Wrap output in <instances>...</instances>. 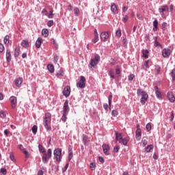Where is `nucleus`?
<instances>
[{
  "instance_id": "603ef678",
  "label": "nucleus",
  "mask_w": 175,
  "mask_h": 175,
  "mask_svg": "<svg viewBox=\"0 0 175 175\" xmlns=\"http://www.w3.org/2000/svg\"><path fill=\"white\" fill-rule=\"evenodd\" d=\"M122 143L123 146H126V144H128V140L126 138L122 139Z\"/></svg>"
},
{
  "instance_id": "864d4df0",
  "label": "nucleus",
  "mask_w": 175,
  "mask_h": 175,
  "mask_svg": "<svg viewBox=\"0 0 175 175\" xmlns=\"http://www.w3.org/2000/svg\"><path fill=\"white\" fill-rule=\"evenodd\" d=\"M98 38V36H94V38L92 40L93 43H96V42H98V40H99V39Z\"/></svg>"
},
{
  "instance_id": "79ce46f5",
  "label": "nucleus",
  "mask_w": 175,
  "mask_h": 175,
  "mask_svg": "<svg viewBox=\"0 0 175 175\" xmlns=\"http://www.w3.org/2000/svg\"><path fill=\"white\" fill-rule=\"evenodd\" d=\"M111 116H113V117H117L118 116V111L113 110L111 112Z\"/></svg>"
},
{
  "instance_id": "bb28decb",
  "label": "nucleus",
  "mask_w": 175,
  "mask_h": 175,
  "mask_svg": "<svg viewBox=\"0 0 175 175\" xmlns=\"http://www.w3.org/2000/svg\"><path fill=\"white\" fill-rule=\"evenodd\" d=\"M153 31L155 32V31H157V29H158V20L155 19L153 21Z\"/></svg>"
},
{
  "instance_id": "c85d7f7f",
  "label": "nucleus",
  "mask_w": 175,
  "mask_h": 175,
  "mask_svg": "<svg viewBox=\"0 0 175 175\" xmlns=\"http://www.w3.org/2000/svg\"><path fill=\"white\" fill-rule=\"evenodd\" d=\"M20 55V46H16L15 48L14 57H17Z\"/></svg>"
},
{
  "instance_id": "6e6552de",
  "label": "nucleus",
  "mask_w": 175,
  "mask_h": 175,
  "mask_svg": "<svg viewBox=\"0 0 175 175\" xmlns=\"http://www.w3.org/2000/svg\"><path fill=\"white\" fill-rule=\"evenodd\" d=\"M10 102L11 103L12 109H14L17 105V98H16V96H12L10 98Z\"/></svg>"
},
{
  "instance_id": "72a5a7b5",
  "label": "nucleus",
  "mask_w": 175,
  "mask_h": 175,
  "mask_svg": "<svg viewBox=\"0 0 175 175\" xmlns=\"http://www.w3.org/2000/svg\"><path fill=\"white\" fill-rule=\"evenodd\" d=\"M10 159L11 161H12V162H16V159L14 158V154L13 152L10 153Z\"/></svg>"
},
{
  "instance_id": "3c124183",
  "label": "nucleus",
  "mask_w": 175,
  "mask_h": 175,
  "mask_svg": "<svg viewBox=\"0 0 175 175\" xmlns=\"http://www.w3.org/2000/svg\"><path fill=\"white\" fill-rule=\"evenodd\" d=\"M171 76L172 77V80H175V69L172 70L171 72Z\"/></svg>"
},
{
  "instance_id": "412c9836",
  "label": "nucleus",
  "mask_w": 175,
  "mask_h": 175,
  "mask_svg": "<svg viewBox=\"0 0 175 175\" xmlns=\"http://www.w3.org/2000/svg\"><path fill=\"white\" fill-rule=\"evenodd\" d=\"M6 60L8 62H10V61H12V55L10 54V50H7Z\"/></svg>"
},
{
  "instance_id": "1a4fd4ad",
  "label": "nucleus",
  "mask_w": 175,
  "mask_h": 175,
  "mask_svg": "<svg viewBox=\"0 0 175 175\" xmlns=\"http://www.w3.org/2000/svg\"><path fill=\"white\" fill-rule=\"evenodd\" d=\"M100 40L102 42H106L109 39V32L104 31L100 33Z\"/></svg>"
},
{
  "instance_id": "5701e85b",
  "label": "nucleus",
  "mask_w": 175,
  "mask_h": 175,
  "mask_svg": "<svg viewBox=\"0 0 175 175\" xmlns=\"http://www.w3.org/2000/svg\"><path fill=\"white\" fill-rule=\"evenodd\" d=\"M154 91L157 97L159 98V99H161V98H162V94H161L160 92L158 91V86L154 87Z\"/></svg>"
},
{
  "instance_id": "f3484780",
  "label": "nucleus",
  "mask_w": 175,
  "mask_h": 175,
  "mask_svg": "<svg viewBox=\"0 0 175 175\" xmlns=\"http://www.w3.org/2000/svg\"><path fill=\"white\" fill-rule=\"evenodd\" d=\"M111 10L115 14H118V8H117V5H116V3H111Z\"/></svg>"
},
{
  "instance_id": "7ed1b4c3",
  "label": "nucleus",
  "mask_w": 175,
  "mask_h": 175,
  "mask_svg": "<svg viewBox=\"0 0 175 175\" xmlns=\"http://www.w3.org/2000/svg\"><path fill=\"white\" fill-rule=\"evenodd\" d=\"M53 154L56 158L57 162H61V159L62 158V150L60 148H57L54 150Z\"/></svg>"
},
{
  "instance_id": "c03bdc74",
  "label": "nucleus",
  "mask_w": 175,
  "mask_h": 175,
  "mask_svg": "<svg viewBox=\"0 0 175 175\" xmlns=\"http://www.w3.org/2000/svg\"><path fill=\"white\" fill-rule=\"evenodd\" d=\"M23 152L25 155L26 158H29L31 154L28 151H27V150H24Z\"/></svg>"
},
{
  "instance_id": "aec40b11",
  "label": "nucleus",
  "mask_w": 175,
  "mask_h": 175,
  "mask_svg": "<svg viewBox=\"0 0 175 175\" xmlns=\"http://www.w3.org/2000/svg\"><path fill=\"white\" fill-rule=\"evenodd\" d=\"M43 42V39L42 38H38V40L36 42V47L37 49H40V46H42V43Z\"/></svg>"
},
{
  "instance_id": "4d7b16f0",
  "label": "nucleus",
  "mask_w": 175,
  "mask_h": 175,
  "mask_svg": "<svg viewBox=\"0 0 175 175\" xmlns=\"http://www.w3.org/2000/svg\"><path fill=\"white\" fill-rule=\"evenodd\" d=\"M3 50H5V46H3V44H0V53H3Z\"/></svg>"
},
{
  "instance_id": "a211bd4d",
  "label": "nucleus",
  "mask_w": 175,
  "mask_h": 175,
  "mask_svg": "<svg viewBox=\"0 0 175 175\" xmlns=\"http://www.w3.org/2000/svg\"><path fill=\"white\" fill-rule=\"evenodd\" d=\"M116 135V140L119 143H122V135L117 131L115 133Z\"/></svg>"
},
{
  "instance_id": "2f4dec72",
  "label": "nucleus",
  "mask_w": 175,
  "mask_h": 175,
  "mask_svg": "<svg viewBox=\"0 0 175 175\" xmlns=\"http://www.w3.org/2000/svg\"><path fill=\"white\" fill-rule=\"evenodd\" d=\"M149 64V61L148 60H146L144 65H142V69H147L149 68L148 66Z\"/></svg>"
},
{
  "instance_id": "8fccbe9b",
  "label": "nucleus",
  "mask_w": 175,
  "mask_h": 175,
  "mask_svg": "<svg viewBox=\"0 0 175 175\" xmlns=\"http://www.w3.org/2000/svg\"><path fill=\"white\" fill-rule=\"evenodd\" d=\"M142 144H143V147H146L147 146V139H143Z\"/></svg>"
},
{
  "instance_id": "cd10ccee",
  "label": "nucleus",
  "mask_w": 175,
  "mask_h": 175,
  "mask_svg": "<svg viewBox=\"0 0 175 175\" xmlns=\"http://www.w3.org/2000/svg\"><path fill=\"white\" fill-rule=\"evenodd\" d=\"M10 39V37H9L8 35L5 36L3 40L4 44H6V46H8L10 43V41H9Z\"/></svg>"
},
{
  "instance_id": "052dcab7",
  "label": "nucleus",
  "mask_w": 175,
  "mask_h": 175,
  "mask_svg": "<svg viewBox=\"0 0 175 175\" xmlns=\"http://www.w3.org/2000/svg\"><path fill=\"white\" fill-rule=\"evenodd\" d=\"M119 150H120V146H116L113 148L114 152H118Z\"/></svg>"
},
{
  "instance_id": "4468645a",
  "label": "nucleus",
  "mask_w": 175,
  "mask_h": 175,
  "mask_svg": "<svg viewBox=\"0 0 175 175\" xmlns=\"http://www.w3.org/2000/svg\"><path fill=\"white\" fill-rule=\"evenodd\" d=\"M23 78L18 77L14 80V84L16 87H21V85L23 84Z\"/></svg>"
},
{
  "instance_id": "6e6d98bb",
  "label": "nucleus",
  "mask_w": 175,
  "mask_h": 175,
  "mask_svg": "<svg viewBox=\"0 0 175 175\" xmlns=\"http://www.w3.org/2000/svg\"><path fill=\"white\" fill-rule=\"evenodd\" d=\"M133 79H135V75L133 74H131L129 76V80L130 81H132V80H133Z\"/></svg>"
},
{
  "instance_id": "a19ab883",
  "label": "nucleus",
  "mask_w": 175,
  "mask_h": 175,
  "mask_svg": "<svg viewBox=\"0 0 175 175\" xmlns=\"http://www.w3.org/2000/svg\"><path fill=\"white\" fill-rule=\"evenodd\" d=\"M0 117L1 118H5V117H6V112L0 111Z\"/></svg>"
},
{
  "instance_id": "393cba45",
  "label": "nucleus",
  "mask_w": 175,
  "mask_h": 175,
  "mask_svg": "<svg viewBox=\"0 0 175 175\" xmlns=\"http://www.w3.org/2000/svg\"><path fill=\"white\" fill-rule=\"evenodd\" d=\"M47 69L50 73H54V66L53 64H48Z\"/></svg>"
},
{
  "instance_id": "f704fd0d",
  "label": "nucleus",
  "mask_w": 175,
  "mask_h": 175,
  "mask_svg": "<svg viewBox=\"0 0 175 175\" xmlns=\"http://www.w3.org/2000/svg\"><path fill=\"white\" fill-rule=\"evenodd\" d=\"M67 116H68V113H63L62 116V120L63 121V122H65V121H66L68 118Z\"/></svg>"
},
{
  "instance_id": "ea45409f",
  "label": "nucleus",
  "mask_w": 175,
  "mask_h": 175,
  "mask_svg": "<svg viewBox=\"0 0 175 175\" xmlns=\"http://www.w3.org/2000/svg\"><path fill=\"white\" fill-rule=\"evenodd\" d=\"M83 142L84 144H87L88 142V137H87L85 135H83Z\"/></svg>"
},
{
  "instance_id": "774afa93",
  "label": "nucleus",
  "mask_w": 175,
  "mask_h": 175,
  "mask_svg": "<svg viewBox=\"0 0 175 175\" xmlns=\"http://www.w3.org/2000/svg\"><path fill=\"white\" fill-rule=\"evenodd\" d=\"M154 46L155 47H159V46H161V44L159 42H158V41H155L154 42Z\"/></svg>"
},
{
  "instance_id": "13d9d810",
  "label": "nucleus",
  "mask_w": 175,
  "mask_h": 175,
  "mask_svg": "<svg viewBox=\"0 0 175 175\" xmlns=\"http://www.w3.org/2000/svg\"><path fill=\"white\" fill-rule=\"evenodd\" d=\"M18 148H19V150H21V151H22L23 152H24V150H27V149L24 148V146H23V145H18Z\"/></svg>"
},
{
  "instance_id": "473e14b6",
  "label": "nucleus",
  "mask_w": 175,
  "mask_h": 175,
  "mask_svg": "<svg viewBox=\"0 0 175 175\" xmlns=\"http://www.w3.org/2000/svg\"><path fill=\"white\" fill-rule=\"evenodd\" d=\"M109 75L110 76L111 79H116V76L114 75V70H110Z\"/></svg>"
},
{
  "instance_id": "f03ea898",
  "label": "nucleus",
  "mask_w": 175,
  "mask_h": 175,
  "mask_svg": "<svg viewBox=\"0 0 175 175\" xmlns=\"http://www.w3.org/2000/svg\"><path fill=\"white\" fill-rule=\"evenodd\" d=\"M137 96H142L140 99L141 104L143 105H146V102L148 100V94H147L146 92H144V90H142V89H137Z\"/></svg>"
},
{
  "instance_id": "de8ad7c7",
  "label": "nucleus",
  "mask_w": 175,
  "mask_h": 175,
  "mask_svg": "<svg viewBox=\"0 0 175 175\" xmlns=\"http://www.w3.org/2000/svg\"><path fill=\"white\" fill-rule=\"evenodd\" d=\"M116 75H120L121 73V68H120L119 66H116Z\"/></svg>"
},
{
  "instance_id": "dca6fc26",
  "label": "nucleus",
  "mask_w": 175,
  "mask_h": 175,
  "mask_svg": "<svg viewBox=\"0 0 175 175\" xmlns=\"http://www.w3.org/2000/svg\"><path fill=\"white\" fill-rule=\"evenodd\" d=\"M167 96L168 100H170V102H171L172 103H173V102H174L175 97H174V95H173V93L172 92H168L167 94Z\"/></svg>"
},
{
  "instance_id": "9b49d317",
  "label": "nucleus",
  "mask_w": 175,
  "mask_h": 175,
  "mask_svg": "<svg viewBox=\"0 0 175 175\" xmlns=\"http://www.w3.org/2000/svg\"><path fill=\"white\" fill-rule=\"evenodd\" d=\"M68 113H69V102L66 100L63 106V113L68 114Z\"/></svg>"
},
{
  "instance_id": "c9c22d12",
  "label": "nucleus",
  "mask_w": 175,
  "mask_h": 175,
  "mask_svg": "<svg viewBox=\"0 0 175 175\" xmlns=\"http://www.w3.org/2000/svg\"><path fill=\"white\" fill-rule=\"evenodd\" d=\"M74 13H75V16H79V14H80V10H79L78 8H75Z\"/></svg>"
},
{
  "instance_id": "20e7f679",
  "label": "nucleus",
  "mask_w": 175,
  "mask_h": 175,
  "mask_svg": "<svg viewBox=\"0 0 175 175\" xmlns=\"http://www.w3.org/2000/svg\"><path fill=\"white\" fill-rule=\"evenodd\" d=\"M52 154L53 152L51 151V149H48L47 152H45L42 156L43 163H47V159H50Z\"/></svg>"
},
{
  "instance_id": "e433bc0d",
  "label": "nucleus",
  "mask_w": 175,
  "mask_h": 175,
  "mask_svg": "<svg viewBox=\"0 0 175 175\" xmlns=\"http://www.w3.org/2000/svg\"><path fill=\"white\" fill-rule=\"evenodd\" d=\"M31 131H32L33 133H34V135H36V132H38V126L34 125V126L31 128Z\"/></svg>"
},
{
  "instance_id": "2eb2a0df",
  "label": "nucleus",
  "mask_w": 175,
  "mask_h": 175,
  "mask_svg": "<svg viewBox=\"0 0 175 175\" xmlns=\"http://www.w3.org/2000/svg\"><path fill=\"white\" fill-rule=\"evenodd\" d=\"M135 138L138 142L142 139V129H137L135 132Z\"/></svg>"
},
{
  "instance_id": "4be33fe9",
  "label": "nucleus",
  "mask_w": 175,
  "mask_h": 175,
  "mask_svg": "<svg viewBox=\"0 0 175 175\" xmlns=\"http://www.w3.org/2000/svg\"><path fill=\"white\" fill-rule=\"evenodd\" d=\"M148 50L147 49H144L142 50V57H144V58H145L146 59H147V58H148Z\"/></svg>"
},
{
  "instance_id": "4c0bfd02",
  "label": "nucleus",
  "mask_w": 175,
  "mask_h": 175,
  "mask_svg": "<svg viewBox=\"0 0 175 175\" xmlns=\"http://www.w3.org/2000/svg\"><path fill=\"white\" fill-rule=\"evenodd\" d=\"M116 36H118V38H120V36L122 35V33L121 32V29H118L117 31H116Z\"/></svg>"
},
{
  "instance_id": "0e129e2a",
  "label": "nucleus",
  "mask_w": 175,
  "mask_h": 175,
  "mask_svg": "<svg viewBox=\"0 0 175 175\" xmlns=\"http://www.w3.org/2000/svg\"><path fill=\"white\" fill-rule=\"evenodd\" d=\"M166 27H167V23H163L162 24V29H166Z\"/></svg>"
},
{
  "instance_id": "e2e57ef3",
  "label": "nucleus",
  "mask_w": 175,
  "mask_h": 175,
  "mask_svg": "<svg viewBox=\"0 0 175 175\" xmlns=\"http://www.w3.org/2000/svg\"><path fill=\"white\" fill-rule=\"evenodd\" d=\"M9 133H10V131L8 129H5L4 131V135H5V136H8L9 135Z\"/></svg>"
},
{
  "instance_id": "9d476101",
  "label": "nucleus",
  "mask_w": 175,
  "mask_h": 175,
  "mask_svg": "<svg viewBox=\"0 0 175 175\" xmlns=\"http://www.w3.org/2000/svg\"><path fill=\"white\" fill-rule=\"evenodd\" d=\"M103 147V152L105 155H110V152L109 151H110V146L104 144L102 146Z\"/></svg>"
},
{
  "instance_id": "5fc2aeb1",
  "label": "nucleus",
  "mask_w": 175,
  "mask_h": 175,
  "mask_svg": "<svg viewBox=\"0 0 175 175\" xmlns=\"http://www.w3.org/2000/svg\"><path fill=\"white\" fill-rule=\"evenodd\" d=\"M1 173L3 174H6L8 173V171L6 170V168H1Z\"/></svg>"
},
{
  "instance_id": "423d86ee",
  "label": "nucleus",
  "mask_w": 175,
  "mask_h": 175,
  "mask_svg": "<svg viewBox=\"0 0 175 175\" xmlns=\"http://www.w3.org/2000/svg\"><path fill=\"white\" fill-rule=\"evenodd\" d=\"M160 13L161 14L162 18H166V15H165V13H167V12H169V6L167 5H164V6H161L159 9Z\"/></svg>"
},
{
  "instance_id": "69168bd1",
  "label": "nucleus",
  "mask_w": 175,
  "mask_h": 175,
  "mask_svg": "<svg viewBox=\"0 0 175 175\" xmlns=\"http://www.w3.org/2000/svg\"><path fill=\"white\" fill-rule=\"evenodd\" d=\"M98 161L101 162V163H103V162H105V159L102 157H98Z\"/></svg>"
},
{
  "instance_id": "39448f33",
  "label": "nucleus",
  "mask_w": 175,
  "mask_h": 175,
  "mask_svg": "<svg viewBox=\"0 0 175 175\" xmlns=\"http://www.w3.org/2000/svg\"><path fill=\"white\" fill-rule=\"evenodd\" d=\"M77 87L78 88H85V77H80V81L77 83Z\"/></svg>"
},
{
  "instance_id": "338daca9",
  "label": "nucleus",
  "mask_w": 175,
  "mask_h": 175,
  "mask_svg": "<svg viewBox=\"0 0 175 175\" xmlns=\"http://www.w3.org/2000/svg\"><path fill=\"white\" fill-rule=\"evenodd\" d=\"M53 61H54L55 64L58 62V56L55 55L54 58H53Z\"/></svg>"
},
{
  "instance_id": "f8f14e48",
  "label": "nucleus",
  "mask_w": 175,
  "mask_h": 175,
  "mask_svg": "<svg viewBox=\"0 0 175 175\" xmlns=\"http://www.w3.org/2000/svg\"><path fill=\"white\" fill-rule=\"evenodd\" d=\"M113 99V95H109L108 97V100H109V105H107V103H105L103 105V107L105 109V110H107L110 107H111V100Z\"/></svg>"
},
{
  "instance_id": "b1692460",
  "label": "nucleus",
  "mask_w": 175,
  "mask_h": 175,
  "mask_svg": "<svg viewBox=\"0 0 175 175\" xmlns=\"http://www.w3.org/2000/svg\"><path fill=\"white\" fill-rule=\"evenodd\" d=\"M42 35L44 38H47V36H49V29H43L42 30Z\"/></svg>"
},
{
  "instance_id": "7c9ffc66",
  "label": "nucleus",
  "mask_w": 175,
  "mask_h": 175,
  "mask_svg": "<svg viewBox=\"0 0 175 175\" xmlns=\"http://www.w3.org/2000/svg\"><path fill=\"white\" fill-rule=\"evenodd\" d=\"M154 149V145H148L146 148V152H150V151H151V150Z\"/></svg>"
},
{
  "instance_id": "f257e3e1",
  "label": "nucleus",
  "mask_w": 175,
  "mask_h": 175,
  "mask_svg": "<svg viewBox=\"0 0 175 175\" xmlns=\"http://www.w3.org/2000/svg\"><path fill=\"white\" fill-rule=\"evenodd\" d=\"M43 125L46 131H51V113H46L43 119Z\"/></svg>"
},
{
  "instance_id": "37998d69",
  "label": "nucleus",
  "mask_w": 175,
  "mask_h": 175,
  "mask_svg": "<svg viewBox=\"0 0 175 175\" xmlns=\"http://www.w3.org/2000/svg\"><path fill=\"white\" fill-rule=\"evenodd\" d=\"M53 9H51L49 12V14L47 15L49 18H53V17H54V14H53Z\"/></svg>"
},
{
  "instance_id": "58836bf2",
  "label": "nucleus",
  "mask_w": 175,
  "mask_h": 175,
  "mask_svg": "<svg viewBox=\"0 0 175 175\" xmlns=\"http://www.w3.org/2000/svg\"><path fill=\"white\" fill-rule=\"evenodd\" d=\"M154 72L156 75H159V72H161V67L156 66L154 68Z\"/></svg>"
},
{
  "instance_id": "bf43d9fd",
  "label": "nucleus",
  "mask_w": 175,
  "mask_h": 175,
  "mask_svg": "<svg viewBox=\"0 0 175 175\" xmlns=\"http://www.w3.org/2000/svg\"><path fill=\"white\" fill-rule=\"evenodd\" d=\"M128 16L126 15H125L123 18H122V21L124 23H126V21H128Z\"/></svg>"
},
{
  "instance_id": "a18cd8bd",
  "label": "nucleus",
  "mask_w": 175,
  "mask_h": 175,
  "mask_svg": "<svg viewBox=\"0 0 175 175\" xmlns=\"http://www.w3.org/2000/svg\"><path fill=\"white\" fill-rule=\"evenodd\" d=\"M151 128V123H148L146 126V131H148V132H150Z\"/></svg>"
},
{
  "instance_id": "a878e982",
  "label": "nucleus",
  "mask_w": 175,
  "mask_h": 175,
  "mask_svg": "<svg viewBox=\"0 0 175 175\" xmlns=\"http://www.w3.org/2000/svg\"><path fill=\"white\" fill-rule=\"evenodd\" d=\"M21 46H23V47H29V42H28V40H23L21 42Z\"/></svg>"
},
{
  "instance_id": "c756f323",
  "label": "nucleus",
  "mask_w": 175,
  "mask_h": 175,
  "mask_svg": "<svg viewBox=\"0 0 175 175\" xmlns=\"http://www.w3.org/2000/svg\"><path fill=\"white\" fill-rule=\"evenodd\" d=\"M38 148H39L40 152H42V154H44L46 152V150L44 149V147H43V146L39 144Z\"/></svg>"
},
{
  "instance_id": "680f3d73",
  "label": "nucleus",
  "mask_w": 175,
  "mask_h": 175,
  "mask_svg": "<svg viewBox=\"0 0 175 175\" xmlns=\"http://www.w3.org/2000/svg\"><path fill=\"white\" fill-rule=\"evenodd\" d=\"M42 13H44L45 16H49V12H47V10L46 9H43L42 10Z\"/></svg>"
},
{
  "instance_id": "09e8293b",
  "label": "nucleus",
  "mask_w": 175,
  "mask_h": 175,
  "mask_svg": "<svg viewBox=\"0 0 175 175\" xmlns=\"http://www.w3.org/2000/svg\"><path fill=\"white\" fill-rule=\"evenodd\" d=\"M48 27H53L54 25V21L51 20L47 23Z\"/></svg>"
},
{
  "instance_id": "0eeeda50",
  "label": "nucleus",
  "mask_w": 175,
  "mask_h": 175,
  "mask_svg": "<svg viewBox=\"0 0 175 175\" xmlns=\"http://www.w3.org/2000/svg\"><path fill=\"white\" fill-rule=\"evenodd\" d=\"M99 59H100V57H99L98 55H96L94 56V58L91 59L90 66H92V68H94L95 66H96V65H98Z\"/></svg>"
},
{
  "instance_id": "49530a36",
  "label": "nucleus",
  "mask_w": 175,
  "mask_h": 175,
  "mask_svg": "<svg viewBox=\"0 0 175 175\" xmlns=\"http://www.w3.org/2000/svg\"><path fill=\"white\" fill-rule=\"evenodd\" d=\"M96 167V164L95 163H90V169L91 170H95V167Z\"/></svg>"
},
{
  "instance_id": "ddd939ff",
  "label": "nucleus",
  "mask_w": 175,
  "mask_h": 175,
  "mask_svg": "<svg viewBox=\"0 0 175 175\" xmlns=\"http://www.w3.org/2000/svg\"><path fill=\"white\" fill-rule=\"evenodd\" d=\"M63 95L66 96V98H68L69 95H70V86H66L64 88L63 90Z\"/></svg>"
},
{
  "instance_id": "6ab92c4d",
  "label": "nucleus",
  "mask_w": 175,
  "mask_h": 175,
  "mask_svg": "<svg viewBox=\"0 0 175 175\" xmlns=\"http://www.w3.org/2000/svg\"><path fill=\"white\" fill-rule=\"evenodd\" d=\"M162 55L164 58H167L170 55V49H163L162 51Z\"/></svg>"
}]
</instances>
